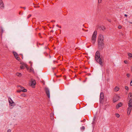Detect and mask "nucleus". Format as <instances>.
Here are the masks:
<instances>
[{"label":"nucleus","instance_id":"1","mask_svg":"<svg viewBox=\"0 0 132 132\" xmlns=\"http://www.w3.org/2000/svg\"><path fill=\"white\" fill-rule=\"evenodd\" d=\"M104 37L102 35H100L98 37V47L99 49H101L104 47Z\"/></svg>","mask_w":132,"mask_h":132},{"label":"nucleus","instance_id":"2","mask_svg":"<svg viewBox=\"0 0 132 132\" xmlns=\"http://www.w3.org/2000/svg\"><path fill=\"white\" fill-rule=\"evenodd\" d=\"M95 59L96 61L100 64L101 65H102L103 62L100 57V52L98 51L96 52L95 54Z\"/></svg>","mask_w":132,"mask_h":132},{"label":"nucleus","instance_id":"3","mask_svg":"<svg viewBox=\"0 0 132 132\" xmlns=\"http://www.w3.org/2000/svg\"><path fill=\"white\" fill-rule=\"evenodd\" d=\"M97 32L96 31H95L94 32L92 35L91 40L92 42L94 44L96 41V35Z\"/></svg>","mask_w":132,"mask_h":132},{"label":"nucleus","instance_id":"4","mask_svg":"<svg viewBox=\"0 0 132 132\" xmlns=\"http://www.w3.org/2000/svg\"><path fill=\"white\" fill-rule=\"evenodd\" d=\"M128 107L127 109V114L129 115L132 109V102H129L128 103Z\"/></svg>","mask_w":132,"mask_h":132},{"label":"nucleus","instance_id":"5","mask_svg":"<svg viewBox=\"0 0 132 132\" xmlns=\"http://www.w3.org/2000/svg\"><path fill=\"white\" fill-rule=\"evenodd\" d=\"M104 98V94L103 93H101L100 96V102L101 103H102Z\"/></svg>","mask_w":132,"mask_h":132},{"label":"nucleus","instance_id":"6","mask_svg":"<svg viewBox=\"0 0 132 132\" xmlns=\"http://www.w3.org/2000/svg\"><path fill=\"white\" fill-rule=\"evenodd\" d=\"M45 90L46 93L47 94L48 97L50 98V93L49 89L48 88L46 87L45 88Z\"/></svg>","mask_w":132,"mask_h":132},{"label":"nucleus","instance_id":"7","mask_svg":"<svg viewBox=\"0 0 132 132\" xmlns=\"http://www.w3.org/2000/svg\"><path fill=\"white\" fill-rule=\"evenodd\" d=\"M119 99V96L118 95L115 96L113 98V102L114 103L116 102L117 101H118Z\"/></svg>","mask_w":132,"mask_h":132},{"label":"nucleus","instance_id":"8","mask_svg":"<svg viewBox=\"0 0 132 132\" xmlns=\"http://www.w3.org/2000/svg\"><path fill=\"white\" fill-rule=\"evenodd\" d=\"M18 88L19 87V89H20V90L21 91L23 92H26L27 91V90L26 89L24 88L23 87L21 86H18Z\"/></svg>","mask_w":132,"mask_h":132},{"label":"nucleus","instance_id":"9","mask_svg":"<svg viewBox=\"0 0 132 132\" xmlns=\"http://www.w3.org/2000/svg\"><path fill=\"white\" fill-rule=\"evenodd\" d=\"M13 53L16 59L17 60L19 61L20 60V58L18 56V55L17 53L15 52H13Z\"/></svg>","mask_w":132,"mask_h":132},{"label":"nucleus","instance_id":"10","mask_svg":"<svg viewBox=\"0 0 132 132\" xmlns=\"http://www.w3.org/2000/svg\"><path fill=\"white\" fill-rule=\"evenodd\" d=\"M128 99H129V102H132V94L129 93L128 95Z\"/></svg>","mask_w":132,"mask_h":132},{"label":"nucleus","instance_id":"11","mask_svg":"<svg viewBox=\"0 0 132 132\" xmlns=\"http://www.w3.org/2000/svg\"><path fill=\"white\" fill-rule=\"evenodd\" d=\"M4 5L3 3L2 0H0V8H4Z\"/></svg>","mask_w":132,"mask_h":132},{"label":"nucleus","instance_id":"12","mask_svg":"<svg viewBox=\"0 0 132 132\" xmlns=\"http://www.w3.org/2000/svg\"><path fill=\"white\" fill-rule=\"evenodd\" d=\"M122 105V103L120 102L119 103L118 105H117L116 106V108L117 109H118L120 107H121Z\"/></svg>","mask_w":132,"mask_h":132},{"label":"nucleus","instance_id":"13","mask_svg":"<svg viewBox=\"0 0 132 132\" xmlns=\"http://www.w3.org/2000/svg\"><path fill=\"white\" fill-rule=\"evenodd\" d=\"M36 84V83L35 80H32L31 82V86H32V85H33V86L35 85Z\"/></svg>","mask_w":132,"mask_h":132},{"label":"nucleus","instance_id":"14","mask_svg":"<svg viewBox=\"0 0 132 132\" xmlns=\"http://www.w3.org/2000/svg\"><path fill=\"white\" fill-rule=\"evenodd\" d=\"M9 105H10V106H13L15 105V103H14V102H13L11 103L10 104H9Z\"/></svg>","mask_w":132,"mask_h":132},{"label":"nucleus","instance_id":"15","mask_svg":"<svg viewBox=\"0 0 132 132\" xmlns=\"http://www.w3.org/2000/svg\"><path fill=\"white\" fill-rule=\"evenodd\" d=\"M9 104H10L11 103L14 102L12 101V99L11 98H9Z\"/></svg>","mask_w":132,"mask_h":132},{"label":"nucleus","instance_id":"16","mask_svg":"<svg viewBox=\"0 0 132 132\" xmlns=\"http://www.w3.org/2000/svg\"><path fill=\"white\" fill-rule=\"evenodd\" d=\"M119 88L117 87H116L114 88V90L115 91L117 92L119 90Z\"/></svg>","mask_w":132,"mask_h":132},{"label":"nucleus","instance_id":"17","mask_svg":"<svg viewBox=\"0 0 132 132\" xmlns=\"http://www.w3.org/2000/svg\"><path fill=\"white\" fill-rule=\"evenodd\" d=\"M16 75L19 77H20L22 76V74L20 73H17Z\"/></svg>","mask_w":132,"mask_h":132},{"label":"nucleus","instance_id":"18","mask_svg":"<svg viewBox=\"0 0 132 132\" xmlns=\"http://www.w3.org/2000/svg\"><path fill=\"white\" fill-rule=\"evenodd\" d=\"M54 116V114L53 113H51L50 114V117H51V119H54L53 118Z\"/></svg>","mask_w":132,"mask_h":132},{"label":"nucleus","instance_id":"19","mask_svg":"<svg viewBox=\"0 0 132 132\" xmlns=\"http://www.w3.org/2000/svg\"><path fill=\"white\" fill-rule=\"evenodd\" d=\"M100 28L101 29L104 30H105V27L103 26H102Z\"/></svg>","mask_w":132,"mask_h":132},{"label":"nucleus","instance_id":"20","mask_svg":"<svg viewBox=\"0 0 132 132\" xmlns=\"http://www.w3.org/2000/svg\"><path fill=\"white\" fill-rule=\"evenodd\" d=\"M1 34L2 35V34L4 32V30L2 28V27H1Z\"/></svg>","mask_w":132,"mask_h":132},{"label":"nucleus","instance_id":"21","mask_svg":"<svg viewBox=\"0 0 132 132\" xmlns=\"http://www.w3.org/2000/svg\"><path fill=\"white\" fill-rule=\"evenodd\" d=\"M128 55L129 57H132V54L129 53H128Z\"/></svg>","mask_w":132,"mask_h":132},{"label":"nucleus","instance_id":"22","mask_svg":"<svg viewBox=\"0 0 132 132\" xmlns=\"http://www.w3.org/2000/svg\"><path fill=\"white\" fill-rule=\"evenodd\" d=\"M116 116L117 118H119L120 117L118 113H116Z\"/></svg>","mask_w":132,"mask_h":132},{"label":"nucleus","instance_id":"23","mask_svg":"<svg viewBox=\"0 0 132 132\" xmlns=\"http://www.w3.org/2000/svg\"><path fill=\"white\" fill-rule=\"evenodd\" d=\"M85 129V127L84 126H82L81 128V129H82L83 130H84Z\"/></svg>","mask_w":132,"mask_h":132},{"label":"nucleus","instance_id":"24","mask_svg":"<svg viewBox=\"0 0 132 132\" xmlns=\"http://www.w3.org/2000/svg\"><path fill=\"white\" fill-rule=\"evenodd\" d=\"M125 89L126 90H128V89H129V88H128V86H125Z\"/></svg>","mask_w":132,"mask_h":132},{"label":"nucleus","instance_id":"25","mask_svg":"<svg viewBox=\"0 0 132 132\" xmlns=\"http://www.w3.org/2000/svg\"><path fill=\"white\" fill-rule=\"evenodd\" d=\"M20 68L21 69H23L24 68V67L23 65H21L20 66Z\"/></svg>","mask_w":132,"mask_h":132},{"label":"nucleus","instance_id":"26","mask_svg":"<svg viewBox=\"0 0 132 132\" xmlns=\"http://www.w3.org/2000/svg\"><path fill=\"white\" fill-rule=\"evenodd\" d=\"M98 0V3H101L102 1V0Z\"/></svg>","mask_w":132,"mask_h":132},{"label":"nucleus","instance_id":"27","mask_svg":"<svg viewBox=\"0 0 132 132\" xmlns=\"http://www.w3.org/2000/svg\"><path fill=\"white\" fill-rule=\"evenodd\" d=\"M121 25H119L118 26V28L119 29H120L121 28Z\"/></svg>","mask_w":132,"mask_h":132},{"label":"nucleus","instance_id":"28","mask_svg":"<svg viewBox=\"0 0 132 132\" xmlns=\"http://www.w3.org/2000/svg\"><path fill=\"white\" fill-rule=\"evenodd\" d=\"M31 16V14H29V15L27 17V18L28 19L29 18L30 16Z\"/></svg>","mask_w":132,"mask_h":132},{"label":"nucleus","instance_id":"29","mask_svg":"<svg viewBox=\"0 0 132 132\" xmlns=\"http://www.w3.org/2000/svg\"><path fill=\"white\" fill-rule=\"evenodd\" d=\"M11 132V130L10 129H9L7 131V132Z\"/></svg>","mask_w":132,"mask_h":132},{"label":"nucleus","instance_id":"30","mask_svg":"<svg viewBox=\"0 0 132 132\" xmlns=\"http://www.w3.org/2000/svg\"><path fill=\"white\" fill-rule=\"evenodd\" d=\"M21 96H22L24 97L25 96V95L24 94H23L21 95Z\"/></svg>","mask_w":132,"mask_h":132},{"label":"nucleus","instance_id":"31","mask_svg":"<svg viewBox=\"0 0 132 132\" xmlns=\"http://www.w3.org/2000/svg\"><path fill=\"white\" fill-rule=\"evenodd\" d=\"M127 76L128 77H129L130 76V74L129 73H127Z\"/></svg>","mask_w":132,"mask_h":132},{"label":"nucleus","instance_id":"32","mask_svg":"<svg viewBox=\"0 0 132 132\" xmlns=\"http://www.w3.org/2000/svg\"><path fill=\"white\" fill-rule=\"evenodd\" d=\"M21 92V90H20H20H17V92H19V93L20 92Z\"/></svg>","mask_w":132,"mask_h":132},{"label":"nucleus","instance_id":"33","mask_svg":"<svg viewBox=\"0 0 132 132\" xmlns=\"http://www.w3.org/2000/svg\"><path fill=\"white\" fill-rule=\"evenodd\" d=\"M124 63H127V61H124Z\"/></svg>","mask_w":132,"mask_h":132},{"label":"nucleus","instance_id":"34","mask_svg":"<svg viewBox=\"0 0 132 132\" xmlns=\"http://www.w3.org/2000/svg\"><path fill=\"white\" fill-rule=\"evenodd\" d=\"M130 85L131 86H132V80L131 81L130 83Z\"/></svg>","mask_w":132,"mask_h":132},{"label":"nucleus","instance_id":"35","mask_svg":"<svg viewBox=\"0 0 132 132\" xmlns=\"http://www.w3.org/2000/svg\"><path fill=\"white\" fill-rule=\"evenodd\" d=\"M34 7L35 8H38L39 7V6H34Z\"/></svg>","mask_w":132,"mask_h":132},{"label":"nucleus","instance_id":"36","mask_svg":"<svg viewBox=\"0 0 132 132\" xmlns=\"http://www.w3.org/2000/svg\"><path fill=\"white\" fill-rule=\"evenodd\" d=\"M23 9H24V10H25V9H26V7H23Z\"/></svg>","mask_w":132,"mask_h":132},{"label":"nucleus","instance_id":"37","mask_svg":"<svg viewBox=\"0 0 132 132\" xmlns=\"http://www.w3.org/2000/svg\"><path fill=\"white\" fill-rule=\"evenodd\" d=\"M125 16H127V15L126 14H125Z\"/></svg>","mask_w":132,"mask_h":132},{"label":"nucleus","instance_id":"38","mask_svg":"<svg viewBox=\"0 0 132 132\" xmlns=\"http://www.w3.org/2000/svg\"><path fill=\"white\" fill-rule=\"evenodd\" d=\"M129 23H131L132 24V22H129Z\"/></svg>","mask_w":132,"mask_h":132},{"label":"nucleus","instance_id":"39","mask_svg":"<svg viewBox=\"0 0 132 132\" xmlns=\"http://www.w3.org/2000/svg\"><path fill=\"white\" fill-rule=\"evenodd\" d=\"M56 26H57V27H59V26H58V25H57V24L56 25Z\"/></svg>","mask_w":132,"mask_h":132},{"label":"nucleus","instance_id":"40","mask_svg":"<svg viewBox=\"0 0 132 132\" xmlns=\"http://www.w3.org/2000/svg\"><path fill=\"white\" fill-rule=\"evenodd\" d=\"M39 35H40V33H39Z\"/></svg>","mask_w":132,"mask_h":132},{"label":"nucleus","instance_id":"41","mask_svg":"<svg viewBox=\"0 0 132 132\" xmlns=\"http://www.w3.org/2000/svg\"><path fill=\"white\" fill-rule=\"evenodd\" d=\"M24 66L26 67V64H25L24 65Z\"/></svg>","mask_w":132,"mask_h":132},{"label":"nucleus","instance_id":"42","mask_svg":"<svg viewBox=\"0 0 132 132\" xmlns=\"http://www.w3.org/2000/svg\"><path fill=\"white\" fill-rule=\"evenodd\" d=\"M60 27V28H61V26L60 27Z\"/></svg>","mask_w":132,"mask_h":132},{"label":"nucleus","instance_id":"43","mask_svg":"<svg viewBox=\"0 0 132 132\" xmlns=\"http://www.w3.org/2000/svg\"><path fill=\"white\" fill-rule=\"evenodd\" d=\"M108 21H110V20H108Z\"/></svg>","mask_w":132,"mask_h":132},{"label":"nucleus","instance_id":"44","mask_svg":"<svg viewBox=\"0 0 132 132\" xmlns=\"http://www.w3.org/2000/svg\"><path fill=\"white\" fill-rule=\"evenodd\" d=\"M84 120L85 121V119H84Z\"/></svg>","mask_w":132,"mask_h":132},{"label":"nucleus","instance_id":"45","mask_svg":"<svg viewBox=\"0 0 132 132\" xmlns=\"http://www.w3.org/2000/svg\"><path fill=\"white\" fill-rule=\"evenodd\" d=\"M81 121L82 122V121Z\"/></svg>","mask_w":132,"mask_h":132},{"label":"nucleus","instance_id":"46","mask_svg":"<svg viewBox=\"0 0 132 132\" xmlns=\"http://www.w3.org/2000/svg\"><path fill=\"white\" fill-rule=\"evenodd\" d=\"M89 75H90V74H89Z\"/></svg>","mask_w":132,"mask_h":132},{"label":"nucleus","instance_id":"47","mask_svg":"<svg viewBox=\"0 0 132 132\" xmlns=\"http://www.w3.org/2000/svg\"><path fill=\"white\" fill-rule=\"evenodd\" d=\"M89 75H90V74H89Z\"/></svg>","mask_w":132,"mask_h":132},{"label":"nucleus","instance_id":"48","mask_svg":"<svg viewBox=\"0 0 132 132\" xmlns=\"http://www.w3.org/2000/svg\"><path fill=\"white\" fill-rule=\"evenodd\" d=\"M89 75H90V74H89Z\"/></svg>","mask_w":132,"mask_h":132}]
</instances>
